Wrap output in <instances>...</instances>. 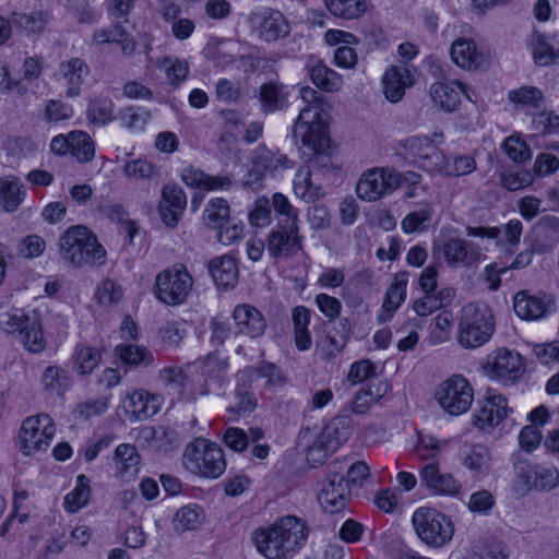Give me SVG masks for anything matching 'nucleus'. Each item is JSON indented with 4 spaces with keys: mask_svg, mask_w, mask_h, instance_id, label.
<instances>
[{
    "mask_svg": "<svg viewBox=\"0 0 559 559\" xmlns=\"http://www.w3.org/2000/svg\"><path fill=\"white\" fill-rule=\"evenodd\" d=\"M223 442L235 452H243L248 448L247 432L238 427H229L223 433Z\"/></svg>",
    "mask_w": 559,
    "mask_h": 559,
    "instance_id": "nucleus-63",
    "label": "nucleus"
},
{
    "mask_svg": "<svg viewBox=\"0 0 559 559\" xmlns=\"http://www.w3.org/2000/svg\"><path fill=\"white\" fill-rule=\"evenodd\" d=\"M460 457L462 464L471 472L485 474L490 468V451L484 444H464L461 448Z\"/></svg>",
    "mask_w": 559,
    "mask_h": 559,
    "instance_id": "nucleus-34",
    "label": "nucleus"
},
{
    "mask_svg": "<svg viewBox=\"0 0 559 559\" xmlns=\"http://www.w3.org/2000/svg\"><path fill=\"white\" fill-rule=\"evenodd\" d=\"M451 58L463 69H477L484 62V56L472 39L457 38L451 46Z\"/></svg>",
    "mask_w": 559,
    "mask_h": 559,
    "instance_id": "nucleus-33",
    "label": "nucleus"
},
{
    "mask_svg": "<svg viewBox=\"0 0 559 559\" xmlns=\"http://www.w3.org/2000/svg\"><path fill=\"white\" fill-rule=\"evenodd\" d=\"M162 198L166 205H169L181 213L187 205V197L181 187L176 183H168L162 190Z\"/></svg>",
    "mask_w": 559,
    "mask_h": 559,
    "instance_id": "nucleus-62",
    "label": "nucleus"
},
{
    "mask_svg": "<svg viewBox=\"0 0 559 559\" xmlns=\"http://www.w3.org/2000/svg\"><path fill=\"white\" fill-rule=\"evenodd\" d=\"M304 250L299 224H276L266 238V251L274 260H287Z\"/></svg>",
    "mask_w": 559,
    "mask_h": 559,
    "instance_id": "nucleus-13",
    "label": "nucleus"
},
{
    "mask_svg": "<svg viewBox=\"0 0 559 559\" xmlns=\"http://www.w3.org/2000/svg\"><path fill=\"white\" fill-rule=\"evenodd\" d=\"M533 248L546 253L559 243V217L545 215L532 228Z\"/></svg>",
    "mask_w": 559,
    "mask_h": 559,
    "instance_id": "nucleus-27",
    "label": "nucleus"
},
{
    "mask_svg": "<svg viewBox=\"0 0 559 559\" xmlns=\"http://www.w3.org/2000/svg\"><path fill=\"white\" fill-rule=\"evenodd\" d=\"M56 427L47 414L27 417L20 430L21 450L24 454L46 450L55 436Z\"/></svg>",
    "mask_w": 559,
    "mask_h": 559,
    "instance_id": "nucleus-14",
    "label": "nucleus"
},
{
    "mask_svg": "<svg viewBox=\"0 0 559 559\" xmlns=\"http://www.w3.org/2000/svg\"><path fill=\"white\" fill-rule=\"evenodd\" d=\"M48 20V14L41 11L32 13L14 12L12 15V23L28 33L43 32Z\"/></svg>",
    "mask_w": 559,
    "mask_h": 559,
    "instance_id": "nucleus-54",
    "label": "nucleus"
},
{
    "mask_svg": "<svg viewBox=\"0 0 559 559\" xmlns=\"http://www.w3.org/2000/svg\"><path fill=\"white\" fill-rule=\"evenodd\" d=\"M309 530L301 519L286 515L272 525L257 528L251 540L267 559H292L306 544Z\"/></svg>",
    "mask_w": 559,
    "mask_h": 559,
    "instance_id": "nucleus-1",
    "label": "nucleus"
},
{
    "mask_svg": "<svg viewBox=\"0 0 559 559\" xmlns=\"http://www.w3.org/2000/svg\"><path fill=\"white\" fill-rule=\"evenodd\" d=\"M233 319L236 333L250 338L261 337L266 330V320L262 312L248 304L236 306L233 311Z\"/></svg>",
    "mask_w": 559,
    "mask_h": 559,
    "instance_id": "nucleus-23",
    "label": "nucleus"
},
{
    "mask_svg": "<svg viewBox=\"0 0 559 559\" xmlns=\"http://www.w3.org/2000/svg\"><path fill=\"white\" fill-rule=\"evenodd\" d=\"M509 413L507 399L501 394H489L473 415V424L481 430L498 426Z\"/></svg>",
    "mask_w": 559,
    "mask_h": 559,
    "instance_id": "nucleus-21",
    "label": "nucleus"
},
{
    "mask_svg": "<svg viewBox=\"0 0 559 559\" xmlns=\"http://www.w3.org/2000/svg\"><path fill=\"white\" fill-rule=\"evenodd\" d=\"M115 104L109 97H95L87 108L88 120L97 126H105L114 119Z\"/></svg>",
    "mask_w": 559,
    "mask_h": 559,
    "instance_id": "nucleus-47",
    "label": "nucleus"
},
{
    "mask_svg": "<svg viewBox=\"0 0 559 559\" xmlns=\"http://www.w3.org/2000/svg\"><path fill=\"white\" fill-rule=\"evenodd\" d=\"M158 381L169 394L178 397L195 399L207 394L202 374L191 368L165 367L159 370Z\"/></svg>",
    "mask_w": 559,
    "mask_h": 559,
    "instance_id": "nucleus-10",
    "label": "nucleus"
},
{
    "mask_svg": "<svg viewBox=\"0 0 559 559\" xmlns=\"http://www.w3.org/2000/svg\"><path fill=\"white\" fill-rule=\"evenodd\" d=\"M70 151L79 163H87L94 158L95 144L92 138L84 131L70 132Z\"/></svg>",
    "mask_w": 559,
    "mask_h": 559,
    "instance_id": "nucleus-44",
    "label": "nucleus"
},
{
    "mask_svg": "<svg viewBox=\"0 0 559 559\" xmlns=\"http://www.w3.org/2000/svg\"><path fill=\"white\" fill-rule=\"evenodd\" d=\"M209 271L215 284L222 288H233L238 282V266L230 255L214 258L209 263Z\"/></svg>",
    "mask_w": 559,
    "mask_h": 559,
    "instance_id": "nucleus-32",
    "label": "nucleus"
},
{
    "mask_svg": "<svg viewBox=\"0 0 559 559\" xmlns=\"http://www.w3.org/2000/svg\"><path fill=\"white\" fill-rule=\"evenodd\" d=\"M414 76L406 66H391L382 78L383 94L391 103L400 102L405 90L413 86Z\"/></svg>",
    "mask_w": 559,
    "mask_h": 559,
    "instance_id": "nucleus-25",
    "label": "nucleus"
},
{
    "mask_svg": "<svg viewBox=\"0 0 559 559\" xmlns=\"http://www.w3.org/2000/svg\"><path fill=\"white\" fill-rule=\"evenodd\" d=\"M123 174L131 179L153 180L159 177L158 168L145 158H136L123 165Z\"/></svg>",
    "mask_w": 559,
    "mask_h": 559,
    "instance_id": "nucleus-53",
    "label": "nucleus"
},
{
    "mask_svg": "<svg viewBox=\"0 0 559 559\" xmlns=\"http://www.w3.org/2000/svg\"><path fill=\"white\" fill-rule=\"evenodd\" d=\"M60 257L74 267L100 266L106 262V250L86 226L75 225L69 227L60 238Z\"/></svg>",
    "mask_w": 559,
    "mask_h": 559,
    "instance_id": "nucleus-3",
    "label": "nucleus"
},
{
    "mask_svg": "<svg viewBox=\"0 0 559 559\" xmlns=\"http://www.w3.org/2000/svg\"><path fill=\"white\" fill-rule=\"evenodd\" d=\"M514 467L518 476L528 487L550 491L559 485V471L555 466H534L525 460H518Z\"/></svg>",
    "mask_w": 559,
    "mask_h": 559,
    "instance_id": "nucleus-19",
    "label": "nucleus"
},
{
    "mask_svg": "<svg viewBox=\"0 0 559 559\" xmlns=\"http://www.w3.org/2000/svg\"><path fill=\"white\" fill-rule=\"evenodd\" d=\"M513 309L520 319L537 321L556 311V301L550 294L544 292L533 294L523 289L514 295Z\"/></svg>",
    "mask_w": 559,
    "mask_h": 559,
    "instance_id": "nucleus-16",
    "label": "nucleus"
},
{
    "mask_svg": "<svg viewBox=\"0 0 559 559\" xmlns=\"http://www.w3.org/2000/svg\"><path fill=\"white\" fill-rule=\"evenodd\" d=\"M240 373L249 380L265 379L264 388L267 391L282 389L289 381L288 377L280 367L265 360L261 361L257 366L245 368Z\"/></svg>",
    "mask_w": 559,
    "mask_h": 559,
    "instance_id": "nucleus-29",
    "label": "nucleus"
},
{
    "mask_svg": "<svg viewBox=\"0 0 559 559\" xmlns=\"http://www.w3.org/2000/svg\"><path fill=\"white\" fill-rule=\"evenodd\" d=\"M495 331L491 310L479 302H469L461 310L457 342L466 349H475L487 343Z\"/></svg>",
    "mask_w": 559,
    "mask_h": 559,
    "instance_id": "nucleus-4",
    "label": "nucleus"
},
{
    "mask_svg": "<svg viewBox=\"0 0 559 559\" xmlns=\"http://www.w3.org/2000/svg\"><path fill=\"white\" fill-rule=\"evenodd\" d=\"M127 407L138 419H145L156 413L155 405L151 404L150 395L143 390H138L128 395Z\"/></svg>",
    "mask_w": 559,
    "mask_h": 559,
    "instance_id": "nucleus-55",
    "label": "nucleus"
},
{
    "mask_svg": "<svg viewBox=\"0 0 559 559\" xmlns=\"http://www.w3.org/2000/svg\"><path fill=\"white\" fill-rule=\"evenodd\" d=\"M402 186V174L390 167H373L360 176L356 192L359 199L372 202L393 193Z\"/></svg>",
    "mask_w": 559,
    "mask_h": 559,
    "instance_id": "nucleus-9",
    "label": "nucleus"
},
{
    "mask_svg": "<svg viewBox=\"0 0 559 559\" xmlns=\"http://www.w3.org/2000/svg\"><path fill=\"white\" fill-rule=\"evenodd\" d=\"M435 397L444 412L459 416L471 408L474 390L466 378L454 374L440 383Z\"/></svg>",
    "mask_w": 559,
    "mask_h": 559,
    "instance_id": "nucleus-11",
    "label": "nucleus"
},
{
    "mask_svg": "<svg viewBox=\"0 0 559 559\" xmlns=\"http://www.w3.org/2000/svg\"><path fill=\"white\" fill-rule=\"evenodd\" d=\"M534 62L539 67L559 63V40L556 36L534 32L528 41Z\"/></svg>",
    "mask_w": 559,
    "mask_h": 559,
    "instance_id": "nucleus-28",
    "label": "nucleus"
},
{
    "mask_svg": "<svg viewBox=\"0 0 559 559\" xmlns=\"http://www.w3.org/2000/svg\"><path fill=\"white\" fill-rule=\"evenodd\" d=\"M182 462L189 472L206 478H218L226 469L223 449L204 438H195L187 444Z\"/></svg>",
    "mask_w": 559,
    "mask_h": 559,
    "instance_id": "nucleus-5",
    "label": "nucleus"
},
{
    "mask_svg": "<svg viewBox=\"0 0 559 559\" xmlns=\"http://www.w3.org/2000/svg\"><path fill=\"white\" fill-rule=\"evenodd\" d=\"M158 67L164 70L169 83L175 87L186 81L189 74V64L177 57H165L159 61Z\"/></svg>",
    "mask_w": 559,
    "mask_h": 559,
    "instance_id": "nucleus-51",
    "label": "nucleus"
},
{
    "mask_svg": "<svg viewBox=\"0 0 559 559\" xmlns=\"http://www.w3.org/2000/svg\"><path fill=\"white\" fill-rule=\"evenodd\" d=\"M318 501L330 514L344 511L350 501V489L345 476L330 471L320 483Z\"/></svg>",
    "mask_w": 559,
    "mask_h": 559,
    "instance_id": "nucleus-15",
    "label": "nucleus"
},
{
    "mask_svg": "<svg viewBox=\"0 0 559 559\" xmlns=\"http://www.w3.org/2000/svg\"><path fill=\"white\" fill-rule=\"evenodd\" d=\"M288 93L285 86L277 82L264 83L259 90V102L264 114H273L287 105Z\"/></svg>",
    "mask_w": 559,
    "mask_h": 559,
    "instance_id": "nucleus-35",
    "label": "nucleus"
},
{
    "mask_svg": "<svg viewBox=\"0 0 559 559\" xmlns=\"http://www.w3.org/2000/svg\"><path fill=\"white\" fill-rule=\"evenodd\" d=\"M252 27L259 31V35L266 41L277 40L289 34V24L284 15L276 10L253 12L249 15Z\"/></svg>",
    "mask_w": 559,
    "mask_h": 559,
    "instance_id": "nucleus-20",
    "label": "nucleus"
},
{
    "mask_svg": "<svg viewBox=\"0 0 559 559\" xmlns=\"http://www.w3.org/2000/svg\"><path fill=\"white\" fill-rule=\"evenodd\" d=\"M452 326V317L448 312H441L433 319V325L428 336L431 345L447 342L450 338V330Z\"/></svg>",
    "mask_w": 559,
    "mask_h": 559,
    "instance_id": "nucleus-58",
    "label": "nucleus"
},
{
    "mask_svg": "<svg viewBox=\"0 0 559 559\" xmlns=\"http://www.w3.org/2000/svg\"><path fill=\"white\" fill-rule=\"evenodd\" d=\"M90 498V479L81 474L76 477L75 487L64 497L63 507L67 512L75 513L88 503Z\"/></svg>",
    "mask_w": 559,
    "mask_h": 559,
    "instance_id": "nucleus-42",
    "label": "nucleus"
},
{
    "mask_svg": "<svg viewBox=\"0 0 559 559\" xmlns=\"http://www.w3.org/2000/svg\"><path fill=\"white\" fill-rule=\"evenodd\" d=\"M102 353L97 347L78 345L73 354V370L81 376L91 374L100 364Z\"/></svg>",
    "mask_w": 559,
    "mask_h": 559,
    "instance_id": "nucleus-39",
    "label": "nucleus"
},
{
    "mask_svg": "<svg viewBox=\"0 0 559 559\" xmlns=\"http://www.w3.org/2000/svg\"><path fill=\"white\" fill-rule=\"evenodd\" d=\"M412 524L419 539L432 548H441L451 542L454 526L444 513L428 507L418 508Z\"/></svg>",
    "mask_w": 559,
    "mask_h": 559,
    "instance_id": "nucleus-7",
    "label": "nucleus"
},
{
    "mask_svg": "<svg viewBox=\"0 0 559 559\" xmlns=\"http://www.w3.org/2000/svg\"><path fill=\"white\" fill-rule=\"evenodd\" d=\"M115 354L124 365L130 367H147L154 361V356L148 349L134 344L117 345Z\"/></svg>",
    "mask_w": 559,
    "mask_h": 559,
    "instance_id": "nucleus-41",
    "label": "nucleus"
},
{
    "mask_svg": "<svg viewBox=\"0 0 559 559\" xmlns=\"http://www.w3.org/2000/svg\"><path fill=\"white\" fill-rule=\"evenodd\" d=\"M121 286L110 278L104 280L96 288L95 297L102 306H112L121 300Z\"/></svg>",
    "mask_w": 559,
    "mask_h": 559,
    "instance_id": "nucleus-57",
    "label": "nucleus"
},
{
    "mask_svg": "<svg viewBox=\"0 0 559 559\" xmlns=\"http://www.w3.org/2000/svg\"><path fill=\"white\" fill-rule=\"evenodd\" d=\"M397 153L411 164L427 170L435 171L443 153L436 145L435 141L426 135H414L404 139L397 144Z\"/></svg>",
    "mask_w": 559,
    "mask_h": 559,
    "instance_id": "nucleus-12",
    "label": "nucleus"
},
{
    "mask_svg": "<svg viewBox=\"0 0 559 559\" xmlns=\"http://www.w3.org/2000/svg\"><path fill=\"white\" fill-rule=\"evenodd\" d=\"M23 185L20 179L13 176L0 179V200L7 212H13L21 204L24 198Z\"/></svg>",
    "mask_w": 559,
    "mask_h": 559,
    "instance_id": "nucleus-40",
    "label": "nucleus"
},
{
    "mask_svg": "<svg viewBox=\"0 0 559 559\" xmlns=\"http://www.w3.org/2000/svg\"><path fill=\"white\" fill-rule=\"evenodd\" d=\"M150 119L151 112L145 109L129 108L121 116L122 126L129 130H143Z\"/></svg>",
    "mask_w": 559,
    "mask_h": 559,
    "instance_id": "nucleus-64",
    "label": "nucleus"
},
{
    "mask_svg": "<svg viewBox=\"0 0 559 559\" xmlns=\"http://www.w3.org/2000/svg\"><path fill=\"white\" fill-rule=\"evenodd\" d=\"M253 158L255 165L261 166L265 173H274L290 167L286 155L265 146H259L254 151Z\"/></svg>",
    "mask_w": 559,
    "mask_h": 559,
    "instance_id": "nucleus-46",
    "label": "nucleus"
},
{
    "mask_svg": "<svg viewBox=\"0 0 559 559\" xmlns=\"http://www.w3.org/2000/svg\"><path fill=\"white\" fill-rule=\"evenodd\" d=\"M90 73L88 64L79 57L59 63L58 80L63 82L66 95L69 98L78 97L81 94V87Z\"/></svg>",
    "mask_w": 559,
    "mask_h": 559,
    "instance_id": "nucleus-24",
    "label": "nucleus"
},
{
    "mask_svg": "<svg viewBox=\"0 0 559 559\" xmlns=\"http://www.w3.org/2000/svg\"><path fill=\"white\" fill-rule=\"evenodd\" d=\"M350 435V419L348 417H336L325 425L318 438L319 443L325 444V449L334 453L341 444L349 439Z\"/></svg>",
    "mask_w": 559,
    "mask_h": 559,
    "instance_id": "nucleus-31",
    "label": "nucleus"
},
{
    "mask_svg": "<svg viewBox=\"0 0 559 559\" xmlns=\"http://www.w3.org/2000/svg\"><path fill=\"white\" fill-rule=\"evenodd\" d=\"M461 94L471 99L467 86L456 80L450 82L438 81L430 86L432 100L445 111H454L459 107Z\"/></svg>",
    "mask_w": 559,
    "mask_h": 559,
    "instance_id": "nucleus-26",
    "label": "nucleus"
},
{
    "mask_svg": "<svg viewBox=\"0 0 559 559\" xmlns=\"http://www.w3.org/2000/svg\"><path fill=\"white\" fill-rule=\"evenodd\" d=\"M193 288V278L183 264H175L160 271L155 277L154 295L167 306L185 304Z\"/></svg>",
    "mask_w": 559,
    "mask_h": 559,
    "instance_id": "nucleus-8",
    "label": "nucleus"
},
{
    "mask_svg": "<svg viewBox=\"0 0 559 559\" xmlns=\"http://www.w3.org/2000/svg\"><path fill=\"white\" fill-rule=\"evenodd\" d=\"M294 191L296 195L305 201H313L320 195V187L311 181V170L308 166L301 167L295 175Z\"/></svg>",
    "mask_w": 559,
    "mask_h": 559,
    "instance_id": "nucleus-52",
    "label": "nucleus"
},
{
    "mask_svg": "<svg viewBox=\"0 0 559 559\" xmlns=\"http://www.w3.org/2000/svg\"><path fill=\"white\" fill-rule=\"evenodd\" d=\"M92 41L96 45H103L107 43L120 44L121 50L124 55L132 53L136 46L134 39L120 24H115L109 27L96 31L92 36Z\"/></svg>",
    "mask_w": 559,
    "mask_h": 559,
    "instance_id": "nucleus-36",
    "label": "nucleus"
},
{
    "mask_svg": "<svg viewBox=\"0 0 559 559\" xmlns=\"http://www.w3.org/2000/svg\"><path fill=\"white\" fill-rule=\"evenodd\" d=\"M324 4L334 16L344 20L357 19L367 9L365 0H324Z\"/></svg>",
    "mask_w": 559,
    "mask_h": 559,
    "instance_id": "nucleus-45",
    "label": "nucleus"
},
{
    "mask_svg": "<svg viewBox=\"0 0 559 559\" xmlns=\"http://www.w3.org/2000/svg\"><path fill=\"white\" fill-rule=\"evenodd\" d=\"M0 325L7 333L17 334L27 352L40 354L45 350L47 342L38 312L19 309L5 312L1 316Z\"/></svg>",
    "mask_w": 559,
    "mask_h": 559,
    "instance_id": "nucleus-6",
    "label": "nucleus"
},
{
    "mask_svg": "<svg viewBox=\"0 0 559 559\" xmlns=\"http://www.w3.org/2000/svg\"><path fill=\"white\" fill-rule=\"evenodd\" d=\"M495 506V498L488 490H478L471 495L467 508L473 513L487 515Z\"/></svg>",
    "mask_w": 559,
    "mask_h": 559,
    "instance_id": "nucleus-61",
    "label": "nucleus"
},
{
    "mask_svg": "<svg viewBox=\"0 0 559 559\" xmlns=\"http://www.w3.org/2000/svg\"><path fill=\"white\" fill-rule=\"evenodd\" d=\"M421 485L435 496L456 497L462 489L461 483L450 473H441L438 463L425 464L419 473Z\"/></svg>",
    "mask_w": 559,
    "mask_h": 559,
    "instance_id": "nucleus-18",
    "label": "nucleus"
},
{
    "mask_svg": "<svg viewBox=\"0 0 559 559\" xmlns=\"http://www.w3.org/2000/svg\"><path fill=\"white\" fill-rule=\"evenodd\" d=\"M309 74L312 83L324 92L333 93L342 87V76L321 61L309 67Z\"/></svg>",
    "mask_w": 559,
    "mask_h": 559,
    "instance_id": "nucleus-38",
    "label": "nucleus"
},
{
    "mask_svg": "<svg viewBox=\"0 0 559 559\" xmlns=\"http://www.w3.org/2000/svg\"><path fill=\"white\" fill-rule=\"evenodd\" d=\"M445 262L451 267H471L478 263L481 258L480 247L471 240L451 237L441 247Z\"/></svg>",
    "mask_w": 559,
    "mask_h": 559,
    "instance_id": "nucleus-17",
    "label": "nucleus"
},
{
    "mask_svg": "<svg viewBox=\"0 0 559 559\" xmlns=\"http://www.w3.org/2000/svg\"><path fill=\"white\" fill-rule=\"evenodd\" d=\"M230 214L228 202L222 198L212 199L205 206L203 219L211 228H222Z\"/></svg>",
    "mask_w": 559,
    "mask_h": 559,
    "instance_id": "nucleus-49",
    "label": "nucleus"
},
{
    "mask_svg": "<svg viewBox=\"0 0 559 559\" xmlns=\"http://www.w3.org/2000/svg\"><path fill=\"white\" fill-rule=\"evenodd\" d=\"M45 391L61 394L69 385V372L57 365L47 367L41 376Z\"/></svg>",
    "mask_w": 559,
    "mask_h": 559,
    "instance_id": "nucleus-50",
    "label": "nucleus"
},
{
    "mask_svg": "<svg viewBox=\"0 0 559 559\" xmlns=\"http://www.w3.org/2000/svg\"><path fill=\"white\" fill-rule=\"evenodd\" d=\"M432 217V209L425 205L420 210L411 212L402 221V229L405 234L418 233L425 229V224Z\"/></svg>",
    "mask_w": 559,
    "mask_h": 559,
    "instance_id": "nucleus-59",
    "label": "nucleus"
},
{
    "mask_svg": "<svg viewBox=\"0 0 559 559\" xmlns=\"http://www.w3.org/2000/svg\"><path fill=\"white\" fill-rule=\"evenodd\" d=\"M488 366L491 378L504 381L518 379L524 370L521 355L506 348L493 352Z\"/></svg>",
    "mask_w": 559,
    "mask_h": 559,
    "instance_id": "nucleus-22",
    "label": "nucleus"
},
{
    "mask_svg": "<svg viewBox=\"0 0 559 559\" xmlns=\"http://www.w3.org/2000/svg\"><path fill=\"white\" fill-rule=\"evenodd\" d=\"M507 155L515 163L530 160L532 152L530 146L520 136L510 135L503 143Z\"/></svg>",
    "mask_w": 559,
    "mask_h": 559,
    "instance_id": "nucleus-60",
    "label": "nucleus"
},
{
    "mask_svg": "<svg viewBox=\"0 0 559 559\" xmlns=\"http://www.w3.org/2000/svg\"><path fill=\"white\" fill-rule=\"evenodd\" d=\"M475 168L476 162L471 156H456L452 160L447 159L443 156V159H440V165H437L435 171H438L439 174H443L445 176L459 177L473 173Z\"/></svg>",
    "mask_w": 559,
    "mask_h": 559,
    "instance_id": "nucleus-48",
    "label": "nucleus"
},
{
    "mask_svg": "<svg viewBox=\"0 0 559 559\" xmlns=\"http://www.w3.org/2000/svg\"><path fill=\"white\" fill-rule=\"evenodd\" d=\"M204 518V511L199 504H188L175 513L173 523L177 532L193 531L202 524Z\"/></svg>",
    "mask_w": 559,
    "mask_h": 559,
    "instance_id": "nucleus-43",
    "label": "nucleus"
},
{
    "mask_svg": "<svg viewBox=\"0 0 559 559\" xmlns=\"http://www.w3.org/2000/svg\"><path fill=\"white\" fill-rule=\"evenodd\" d=\"M272 206L277 215L276 224H299L298 212L282 193L272 198Z\"/></svg>",
    "mask_w": 559,
    "mask_h": 559,
    "instance_id": "nucleus-56",
    "label": "nucleus"
},
{
    "mask_svg": "<svg viewBox=\"0 0 559 559\" xmlns=\"http://www.w3.org/2000/svg\"><path fill=\"white\" fill-rule=\"evenodd\" d=\"M508 100L516 109L536 110L543 106L544 93L536 86L523 85L510 91Z\"/></svg>",
    "mask_w": 559,
    "mask_h": 559,
    "instance_id": "nucleus-37",
    "label": "nucleus"
},
{
    "mask_svg": "<svg viewBox=\"0 0 559 559\" xmlns=\"http://www.w3.org/2000/svg\"><path fill=\"white\" fill-rule=\"evenodd\" d=\"M115 475L120 479H131L139 472L141 455L135 445L130 443L119 444L114 453Z\"/></svg>",
    "mask_w": 559,
    "mask_h": 559,
    "instance_id": "nucleus-30",
    "label": "nucleus"
},
{
    "mask_svg": "<svg viewBox=\"0 0 559 559\" xmlns=\"http://www.w3.org/2000/svg\"><path fill=\"white\" fill-rule=\"evenodd\" d=\"M299 94L306 105L295 121L293 135L296 143L300 142L301 147L307 148L308 155L312 156L329 147V114L324 110L322 98L316 90L304 86Z\"/></svg>",
    "mask_w": 559,
    "mask_h": 559,
    "instance_id": "nucleus-2",
    "label": "nucleus"
}]
</instances>
